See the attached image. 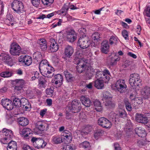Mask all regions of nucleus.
<instances>
[{"mask_svg": "<svg viewBox=\"0 0 150 150\" xmlns=\"http://www.w3.org/2000/svg\"><path fill=\"white\" fill-rule=\"evenodd\" d=\"M38 80V86L40 88H44L47 85L46 83L47 81L45 78L43 76H40Z\"/></svg>", "mask_w": 150, "mask_h": 150, "instance_id": "473e14b6", "label": "nucleus"}, {"mask_svg": "<svg viewBox=\"0 0 150 150\" xmlns=\"http://www.w3.org/2000/svg\"><path fill=\"white\" fill-rule=\"evenodd\" d=\"M104 83L102 80L97 79L94 81V86L98 89H102L104 86Z\"/></svg>", "mask_w": 150, "mask_h": 150, "instance_id": "72a5a7b5", "label": "nucleus"}, {"mask_svg": "<svg viewBox=\"0 0 150 150\" xmlns=\"http://www.w3.org/2000/svg\"><path fill=\"white\" fill-rule=\"evenodd\" d=\"M31 141L34 147L38 149L44 148L47 144L46 142L44 140L40 138L33 137L31 139Z\"/></svg>", "mask_w": 150, "mask_h": 150, "instance_id": "6e6552de", "label": "nucleus"}, {"mask_svg": "<svg viewBox=\"0 0 150 150\" xmlns=\"http://www.w3.org/2000/svg\"><path fill=\"white\" fill-rule=\"evenodd\" d=\"M136 120L137 122L142 124H146L148 123V119L142 114H137Z\"/></svg>", "mask_w": 150, "mask_h": 150, "instance_id": "4be33fe9", "label": "nucleus"}, {"mask_svg": "<svg viewBox=\"0 0 150 150\" xmlns=\"http://www.w3.org/2000/svg\"><path fill=\"white\" fill-rule=\"evenodd\" d=\"M109 47V45L108 41L106 40L104 41L102 43L101 50L102 52L107 54L108 52Z\"/></svg>", "mask_w": 150, "mask_h": 150, "instance_id": "bb28decb", "label": "nucleus"}, {"mask_svg": "<svg viewBox=\"0 0 150 150\" xmlns=\"http://www.w3.org/2000/svg\"><path fill=\"white\" fill-rule=\"evenodd\" d=\"M79 146L80 148L86 149L90 146V144L87 141H84L79 144Z\"/></svg>", "mask_w": 150, "mask_h": 150, "instance_id": "37998d69", "label": "nucleus"}, {"mask_svg": "<svg viewBox=\"0 0 150 150\" xmlns=\"http://www.w3.org/2000/svg\"><path fill=\"white\" fill-rule=\"evenodd\" d=\"M98 122L99 125L105 128H110L112 126L111 122L105 117L100 118Z\"/></svg>", "mask_w": 150, "mask_h": 150, "instance_id": "9b49d317", "label": "nucleus"}, {"mask_svg": "<svg viewBox=\"0 0 150 150\" xmlns=\"http://www.w3.org/2000/svg\"><path fill=\"white\" fill-rule=\"evenodd\" d=\"M78 62L74 63L78 65L76 66V71L79 73H84L85 76L87 79H90L92 76V74L91 72V66L89 63L84 62L83 60L79 61L77 59Z\"/></svg>", "mask_w": 150, "mask_h": 150, "instance_id": "f257e3e1", "label": "nucleus"}, {"mask_svg": "<svg viewBox=\"0 0 150 150\" xmlns=\"http://www.w3.org/2000/svg\"><path fill=\"white\" fill-rule=\"evenodd\" d=\"M112 97L110 93L108 91H105L103 93V99L105 100H111Z\"/></svg>", "mask_w": 150, "mask_h": 150, "instance_id": "79ce46f5", "label": "nucleus"}, {"mask_svg": "<svg viewBox=\"0 0 150 150\" xmlns=\"http://www.w3.org/2000/svg\"><path fill=\"white\" fill-rule=\"evenodd\" d=\"M115 87L120 93L124 92L127 88L125 80L122 79H120L117 81L115 83Z\"/></svg>", "mask_w": 150, "mask_h": 150, "instance_id": "1a4fd4ad", "label": "nucleus"}, {"mask_svg": "<svg viewBox=\"0 0 150 150\" xmlns=\"http://www.w3.org/2000/svg\"><path fill=\"white\" fill-rule=\"evenodd\" d=\"M110 73L107 69H104L103 71H97L96 72V78L97 79H100L105 83H108L110 79Z\"/></svg>", "mask_w": 150, "mask_h": 150, "instance_id": "f03ea898", "label": "nucleus"}, {"mask_svg": "<svg viewBox=\"0 0 150 150\" xmlns=\"http://www.w3.org/2000/svg\"><path fill=\"white\" fill-rule=\"evenodd\" d=\"M122 34L125 39L126 40L129 39L127 31L126 30H124L122 31Z\"/></svg>", "mask_w": 150, "mask_h": 150, "instance_id": "864d4df0", "label": "nucleus"}, {"mask_svg": "<svg viewBox=\"0 0 150 150\" xmlns=\"http://www.w3.org/2000/svg\"><path fill=\"white\" fill-rule=\"evenodd\" d=\"M110 43V45L113 44H116L118 42V38L115 36H111L109 39Z\"/></svg>", "mask_w": 150, "mask_h": 150, "instance_id": "c03bdc74", "label": "nucleus"}, {"mask_svg": "<svg viewBox=\"0 0 150 150\" xmlns=\"http://www.w3.org/2000/svg\"><path fill=\"white\" fill-rule=\"evenodd\" d=\"M63 150H73V148L70 145H66L63 147Z\"/></svg>", "mask_w": 150, "mask_h": 150, "instance_id": "13d9d810", "label": "nucleus"}, {"mask_svg": "<svg viewBox=\"0 0 150 150\" xmlns=\"http://www.w3.org/2000/svg\"><path fill=\"white\" fill-rule=\"evenodd\" d=\"M32 131L29 128H25L23 129H20L19 132L20 135L25 139H29L31 136Z\"/></svg>", "mask_w": 150, "mask_h": 150, "instance_id": "dca6fc26", "label": "nucleus"}, {"mask_svg": "<svg viewBox=\"0 0 150 150\" xmlns=\"http://www.w3.org/2000/svg\"><path fill=\"white\" fill-rule=\"evenodd\" d=\"M64 73L67 81L68 82H72L76 80V78L75 76L74 75H72L68 70L65 71L64 72Z\"/></svg>", "mask_w": 150, "mask_h": 150, "instance_id": "5701e85b", "label": "nucleus"}, {"mask_svg": "<svg viewBox=\"0 0 150 150\" xmlns=\"http://www.w3.org/2000/svg\"><path fill=\"white\" fill-rule=\"evenodd\" d=\"M17 148L16 142L15 141H11L8 143L7 149V150H17Z\"/></svg>", "mask_w": 150, "mask_h": 150, "instance_id": "c9c22d12", "label": "nucleus"}, {"mask_svg": "<svg viewBox=\"0 0 150 150\" xmlns=\"http://www.w3.org/2000/svg\"><path fill=\"white\" fill-rule=\"evenodd\" d=\"M51 45L50 46V50L52 52H56L59 49V45L55 39H50Z\"/></svg>", "mask_w": 150, "mask_h": 150, "instance_id": "393cba45", "label": "nucleus"}, {"mask_svg": "<svg viewBox=\"0 0 150 150\" xmlns=\"http://www.w3.org/2000/svg\"><path fill=\"white\" fill-rule=\"evenodd\" d=\"M57 13L56 11H55L54 12H53L52 13L49 14L47 15L46 18H50L54 15H56Z\"/></svg>", "mask_w": 150, "mask_h": 150, "instance_id": "e2e57ef3", "label": "nucleus"}, {"mask_svg": "<svg viewBox=\"0 0 150 150\" xmlns=\"http://www.w3.org/2000/svg\"><path fill=\"white\" fill-rule=\"evenodd\" d=\"M11 99L13 100V103L15 106L16 107H20L21 105L23 106L25 105V103L27 102L28 100L25 98H22L20 99L18 98L15 96H13L11 97Z\"/></svg>", "mask_w": 150, "mask_h": 150, "instance_id": "9d476101", "label": "nucleus"}, {"mask_svg": "<svg viewBox=\"0 0 150 150\" xmlns=\"http://www.w3.org/2000/svg\"><path fill=\"white\" fill-rule=\"evenodd\" d=\"M1 103L4 108L8 110H11L13 108V105L11 101L8 99H2Z\"/></svg>", "mask_w": 150, "mask_h": 150, "instance_id": "2eb2a0df", "label": "nucleus"}, {"mask_svg": "<svg viewBox=\"0 0 150 150\" xmlns=\"http://www.w3.org/2000/svg\"><path fill=\"white\" fill-rule=\"evenodd\" d=\"M38 43L40 47L42 50H45L47 48V42L44 39H39L38 41Z\"/></svg>", "mask_w": 150, "mask_h": 150, "instance_id": "c85d7f7f", "label": "nucleus"}, {"mask_svg": "<svg viewBox=\"0 0 150 150\" xmlns=\"http://www.w3.org/2000/svg\"><path fill=\"white\" fill-rule=\"evenodd\" d=\"M124 102L125 105L127 110L129 111H131L132 110V108L129 101L127 99H125Z\"/></svg>", "mask_w": 150, "mask_h": 150, "instance_id": "a18cd8bd", "label": "nucleus"}, {"mask_svg": "<svg viewBox=\"0 0 150 150\" xmlns=\"http://www.w3.org/2000/svg\"><path fill=\"white\" fill-rule=\"evenodd\" d=\"M114 146L115 150H121V148L118 144L115 143L114 144Z\"/></svg>", "mask_w": 150, "mask_h": 150, "instance_id": "052dcab7", "label": "nucleus"}, {"mask_svg": "<svg viewBox=\"0 0 150 150\" xmlns=\"http://www.w3.org/2000/svg\"><path fill=\"white\" fill-rule=\"evenodd\" d=\"M64 135L63 136L64 137L63 139V142L66 144L70 142L72 139L71 135Z\"/></svg>", "mask_w": 150, "mask_h": 150, "instance_id": "a19ab883", "label": "nucleus"}, {"mask_svg": "<svg viewBox=\"0 0 150 150\" xmlns=\"http://www.w3.org/2000/svg\"><path fill=\"white\" fill-rule=\"evenodd\" d=\"M81 108V104L78 100H74L72 102L71 105L67 108V112H71L73 113L79 112Z\"/></svg>", "mask_w": 150, "mask_h": 150, "instance_id": "20e7f679", "label": "nucleus"}, {"mask_svg": "<svg viewBox=\"0 0 150 150\" xmlns=\"http://www.w3.org/2000/svg\"><path fill=\"white\" fill-rule=\"evenodd\" d=\"M0 132L2 133L6 136L4 138L5 140H10L13 137V132L11 130L4 128Z\"/></svg>", "mask_w": 150, "mask_h": 150, "instance_id": "aec40b11", "label": "nucleus"}, {"mask_svg": "<svg viewBox=\"0 0 150 150\" xmlns=\"http://www.w3.org/2000/svg\"><path fill=\"white\" fill-rule=\"evenodd\" d=\"M141 94L144 99L150 98V87L146 86L142 88L141 90Z\"/></svg>", "mask_w": 150, "mask_h": 150, "instance_id": "412c9836", "label": "nucleus"}, {"mask_svg": "<svg viewBox=\"0 0 150 150\" xmlns=\"http://www.w3.org/2000/svg\"><path fill=\"white\" fill-rule=\"evenodd\" d=\"M42 4L45 5L50 6L53 3L54 0H41Z\"/></svg>", "mask_w": 150, "mask_h": 150, "instance_id": "8fccbe9b", "label": "nucleus"}, {"mask_svg": "<svg viewBox=\"0 0 150 150\" xmlns=\"http://www.w3.org/2000/svg\"><path fill=\"white\" fill-rule=\"evenodd\" d=\"M13 82H15L17 85L23 87L26 83L24 80L23 79H16Z\"/></svg>", "mask_w": 150, "mask_h": 150, "instance_id": "49530a36", "label": "nucleus"}, {"mask_svg": "<svg viewBox=\"0 0 150 150\" xmlns=\"http://www.w3.org/2000/svg\"><path fill=\"white\" fill-rule=\"evenodd\" d=\"M141 30V26L139 25H137V27L136 32L139 35H140V31Z\"/></svg>", "mask_w": 150, "mask_h": 150, "instance_id": "680f3d73", "label": "nucleus"}, {"mask_svg": "<svg viewBox=\"0 0 150 150\" xmlns=\"http://www.w3.org/2000/svg\"><path fill=\"white\" fill-rule=\"evenodd\" d=\"M49 64H47V60L44 59L42 60L39 64V68L40 71H42V73L44 75L45 74L47 70L46 68Z\"/></svg>", "mask_w": 150, "mask_h": 150, "instance_id": "b1692460", "label": "nucleus"}, {"mask_svg": "<svg viewBox=\"0 0 150 150\" xmlns=\"http://www.w3.org/2000/svg\"><path fill=\"white\" fill-rule=\"evenodd\" d=\"M63 81L62 76L60 74H58L54 76L52 82L54 84L59 87L62 84Z\"/></svg>", "mask_w": 150, "mask_h": 150, "instance_id": "f3484780", "label": "nucleus"}, {"mask_svg": "<svg viewBox=\"0 0 150 150\" xmlns=\"http://www.w3.org/2000/svg\"><path fill=\"white\" fill-rule=\"evenodd\" d=\"M18 61L19 62L24 63L27 66L30 65L32 63V58L29 56L21 55L19 57Z\"/></svg>", "mask_w": 150, "mask_h": 150, "instance_id": "ddd939ff", "label": "nucleus"}, {"mask_svg": "<svg viewBox=\"0 0 150 150\" xmlns=\"http://www.w3.org/2000/svg\"><path fill=\"white\" fill-rule=\"evenodd\" d=\"M91 41L88 36L83 35L79 39L78 45L81 49H86L90 46Z\"/></svg>", "mask_w": 150, "mask_h": 150, "instance_id": "39448f33", "label": "nucleus"}, {"mask_svg": "<svg viewBox=\"0 0 150 150\" xmlns=\"http://www.w3.org/2000/svg\"><path fill=\"white\" fill-rule=\"evenodd\" d=\"M60 136H53L52 138V141L55 144H58L63 142L62 137Z\"/></svg>", "mask_w": 150, "mask_h": 150, "instance_id": "58836bf2", "label": "nucleus"}, {"mask_svg": "<svg viewBox=\"0 0 150 150\" xmlns=\"http://www.w3.org/2000/svg\"><path fill=\"white\" fill-rule=\"evenodd\" d=\"M141 81L140 77L138 74L133 73L130 74L129 82L133 88H134L135 86H139Z\"/></svg>", "mask_w": 150, "mask_h": 150, "instance_id": "0eeeda50", "label": "nucleus"}, {"mask_svg": "<svg viewBox=\"0 0 150 150\" xmlns=\"http://www.w3.org/2000/svg\"><path fill=\"white\" fill-rule=\"evenodd\" d=\"M69 8V5L65 4L60 10L57 11V13L60 15H64L66 14Z\"/></svg>", "mask_w": 150, "mask_h": 150, "instance_id": "c756f323", "label": "nucleus"}, {"mask_svg": "<svg viewBox=\"0 0 150 150\" xmlns=\"http://www.w3.org/2000/svg\"><path fill=\"white\" fill-rule=\"evenodd\" d=\"M11 7L15 12L18 14L23 13L25 11L23 4L20 1L14 0L11 4Z\"/></svg>", "mask_w": 150, "mask_h": 150, "instance_id": "423d86ee", "label": "nucleus"}, {"mask_svg": "<svg viewBox=\"0 0 150 150\" xmlns=\"http://www.w3.org/2000/svg\"><path fill=\"white\" fill-rule=\"evenodd\" d=\"M104 131L101 130H98L95 132L94 134V137L96 139H98V137L102 135L103 134Z\"/></svg>", "mask_w": 150, "mask_h": 150, "instance_id": "de8ad7c7", "label": "nucleus"}, {"mask_svg": "<svg viewBox=\"0 0 150 150\" xmlns=\"http://www.w3.org/2000/svg\"><path fill=\"white\" fill-rule=\"evenodd\" d=\"M54 90L51 88H47L46 90V93L49 97H52L53 96Z\"/></svg>", "mask_w": 150, "mask_h": 150, "instance_id": "603ef678", "label": "nucleus"}, {"mask_svg": "<svg viewBox=\"0 0 150 150\" xmlns=\"http://www.w3.org/2000/svg\"><path fill=\"white\" fill-rule=\"evenodd\" d=\"M92 37L94 42H99L101 40L102 38L100 37V34L98 33H95L92 35Z\"/></svg>", "mask_w": 150, "mask_h": 150, "instance_id": "4c0bfd02", "label": "nucleus"}, {"mask_svg": "<svg viewBox=\"0 0 150 150\" xmlns=\"http://www.w3.org/2000/svg\"><path fill=\"white\" fill-rule=\"evenodd\" d=\"M46 102L47 105L49 106H51L52 104V100L51 99H47L46 100Z\"/></svg>", "mask_w": 150, "mask_h": 150, "instance_id": "69168bd1", "label": "nucleus"}, {"mask_svg": "<svg viewBox=\"0 0 150 150\" xmlns=\"http://www.w3.org/2000/svg\"><path fill=\"white\" fill-rule=\"evenodd\" d=\"M13 74V73L11 71H6L1 73L0 75L1 76L4 78H8L12 76Z\"/></svg>", "mask_w": 150, "mask_h": 150, "instance_id": "ea45409f", "label": "nucleus"}, {"mask_svg": "<svg viewBox=\"0 0 150 150\" xmlns=\"http://www.w3.org/2000/svg\"><path fill=\"white\" fill-rule=\"evenodd\" d=\"M136 133L139 137H144L146 136V133L144 129L141 127H136L135 129Z\"/></svg>", "mask_w": 150, "mask_h": 150, "instance_id": "a878e982", "label": "nucleus"}, {"mask_svg": "<svg viewBox=\"0 0 150 150\" xmlns=\"http://www.w3.org/2000/svg\"><path fill=\"white\" fill-rule=\"evenodd\" d=\"M23 150H33L28 145H25L23 147Z\"/></svg>", "mask_w": 150, "mask_h": 150, "instance_id": "774afa93", "label": "nucleus"}, {"mask_svg": "<svg viewBox=\"0 0 150 150\" xmlns=\"http://www.w3.org/2000/svg\"><path fill=\"white\" fill-rule=\"evenodd\" d=\"M46 125H47L45 123L40 121L37 122L35 124L36 129L41 131H43L45 129Z\"/></svg>", "mask_w": 150, "mask_h": 150, "instance_id": "7c9ffc66", "label": "nucleus"}, {"mask_svg": "<svg viewBox=\"0 0 150 150\" xmlns=\"http://www.w3.org/2000/svg\"><path fill=\"white\" fill-rule=\"evenodd\" d=\"M47 110V109H44L41 110L40 112V115L41 116L43 117L46 112Z\"/></svg>", "mask_w": 150, "mask_h": 150, "instance_id": "338daca9", "label": "nucleus"}, {"mask_svg": "<svg viewBox=\"0 0 150 150\" xmlns=\"http://www.w3.org/2000/svg\"><path fill=\"white\" fill-rule=\"evenodd\" d=\"M127 115V112L124 109L120 110L116 113L113 112H111L110 115V117L112 119V122L113 123L116 122V119L119 120L120 118L125 119Z\"/></svg>", "mask_w": 150, "mask_h": 150, "instance_id": "7ed1b4c3", "label": "nucleus"}, {"mask_svg": "<svg viewBox=\"0 0 150 150\" xmlns=\"http://www.w3.org/2000/svg\"><path fill=\"white\" fill-rule=\"evenodd\" d=\"M94 106L96 107L101 105V103L100 101L97 99L93 101Z\"/></svg>", "mask_w": 150, "mask_h": 150, "instance_id": "bf43d9fd", "label": "nucleus"}, {"mask_svg": "<svg viewBox=\"0 0 150 150\" xmlns=\"http://www.w3.org/2000/svg\"><path fill=\"white\" fill-rule=\"evenodd\" d=\"M0 59L5 62L8 63L11 61V58L9 55L5 53H3L0 55Z\"/></svg>", "mask_w": 150, "mask_h": 150, "instance_id": "f704fd0d", "label": "nucleus"}, {"mask_svg": "<svg viewBox=\"0 0 150 150\" xmlns=\"http://www.w3.org/2000/svg\"><path fill=\"white\" fill-rule=\"evenodd\" d=\"M46 68H47V70H46V71H45L46 73H45V74L44 75L43 74L42 71H40L41 74L42 76L45 77L50 78L52 77L54 75V68L50 65L47 67Z\"/></svg>", "mask_w": 150, "mask_h": 150, "instance_id": "6ab92c4d", "label": "nucleus"}, {"mask_svg": "<svg viewBox=\"0 0 150 150\" xmlns=\"http://www.w3.org/2000/svg\"><path fill=\"white\" fill-rule=\"evenodd\" d=\"M21 48L17 44L13 45L10 50V53L13 56H19L20 54Z\"/></svg>", "mask_w": 150, "mask_h": 150, "instance_id": "a211bd4d", "label": "nucleus"}, {"mask_svg": "<svg viewBox=\"0 0 150 150\" xmlns=\"http://www.w3.org/2000/svg\"><path fill=\"white\" fill-rule=\"evenodd\" d=\"M133 99L134 101V103H137V104H141L143 103V99L141 97L136 98Z\"/></svg>", "mask_w": 150, "mask_h": 150, "instance_id": "3c124183", "label": "nucleus"}, {"mask_svg": "<svg viewBox=\"0 0 150 150\" xmlns=\"http://www.w3.org/2000/svg\"><path fill=\"white\" fill-rule=\"evenodd\" d=\"M80 100L82 104L86 107H90L92 103L90 98L84 96L81 97Z\"/></svg>", "mask_w": 150, "mask_h": 150, "instance_id": "cd10ccee", "label": "nucleus"}, {"mask_svg": "<svg viewBox=\"0 0 150 150\" xmlns=\"http://www.w3.org/2000/svg\"><path fill=\"white\" fill-rule=\"evenodd\" d=\"M33 5L35 6H38L40 2V0H31Z\"/></svg>", "mask_w": 150, "mask_h": 150, "instance_id": "6e6d98bb", "label": "nucleus"}, {"mask_svg": "<svg viewBox=\"0 0 150 150\" xmlns=\"http://www.w3.org/2000/svg\"><path fill=\"white\" fill-rule=\"evenodd\" d=\"M23 87L22 86H20L18 85L16 86L15 87V92H17L18 93V91L21 92V91H23Z\"/></svg>", "mask_w": 150, "mask_h": 150, "instance_id": "5fc2aeb1", "label": "nucleus"}, {"mask_svg": "<svg viewBox=\"0 0 150 150\" xmlns=\"http://www.w3.org/2000/svg\"><path fill=\"white\" fill-rule=\"evenodd\" d=\"M7 19L10 21H12L13 20V16L10 14H8L7 15Z\"/></svg>", "mask_w": 150, "mask_h": 150, "instance_id": "0e129e2a", "label": "nucleus"}, {"mask_svg": "<svg viewBox=\"0 0 150 150\" xmlns=\"http://www.w3.org/2000/svg\"><path fill=\"white\" fill-rule=\"evenodd\" d=\"M74 52V49L71 46L68 45L65 48L64 57L66 60L67 58H70L73 54Z\"/></svg>", "mask_w": 150, "mask_h": 150, "instance_id": "4468645a", "label": "nucleus"}, {"mask_svg": "<svg viewBox=\"0 0 150 150\" xmlns=\"http://www.w3.org/2000/svg\"><path fill=\"white\" fill-rule=\"evenodd\" d=\"M17 120L19 125L21 126H25L29 123L28 120L24 117H19Z\"/></svg>", "mask_w": 150, "mask_h": 150, "instance_id": "2f4dec72", "label": "nucleus"}, {"mask_svg": "<svg viewBox=\"0 0 150 150\" xmlns=\"http://www.w3.org/2000/svg\"><path fill=\"white\" fill-rule=\"evenodd\" d=\"M143 14L144 16L150 17V7L148 6L144 9Z\"/></svg>", "mask_w": 150, "mask_h": 150, "instance_id": "09e8293b", "label": "nucleus"}, {"mask_svg": "<svg viewBox=\"0 0 150 150\" xmlns=\"http://www.w3.org/2000/svg\"><path fill=\"white\" fill-rule=\"evenodd\" d=\"M105 105L106 106L112 107L114 105V103L110 100L107 101L105 103Z\"/></svg>", "mask_w": 150, "mask_h": 150, "instance_id": "4d7b16f0", "label": "nucleus"}, {"mask_svg": "<svg viewBox=\"0 0 150 150\" xmlns=\"http://www.w3.org/2000/svg\"><path fill=\"white\" fill-rule=\"evenodd\" d=\"M66 38L68 41L73 42L76 39L77 37L74 30H68L66 31Z\"/></svg>", "mask_w": 150, "mask_h": 150, "instance_id": "f8f14e48", "label": "nucleus"}, {"mask_svg": "<svg viewBox=\"0 0 150 150\" xmlns=\"http://www.w3.org/2000/svg\"><path fill=\"white\" fill-rule=\"evenodd\" d=\"M110 60V64L111 65H115L117 62L119 61L120 58L119 57H117L114 55L113 56H110L109 57Z\"/></svg>", "mask_w": 150, "mask_h": 150, "instance_id": "e433bc0d", "label": "nucleus"}]
</instances>
